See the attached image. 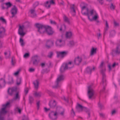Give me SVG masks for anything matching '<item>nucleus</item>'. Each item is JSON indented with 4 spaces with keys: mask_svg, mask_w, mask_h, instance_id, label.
I'll use <instances>...</instances> for the list:
<instances>
[{
    "mask_svg": "<svg viewBox=\"0 0 120 120\" xmlns=\"http://www.w3.org/2000/svg\"><path fill=\"white\" fill-rule=\"evenodd\" d=\"M35 26L38 29L37 31L40 34L46 32L49 36L52 35L54 32L51 26H45L38 23L35 24Z\"/></svg>",
    "mask_w": 120,
    "mask_h": 120,
    "instance_id": "obj_1",
    "label": "nucleus"
},
{
    "mask_svg": "<svg viewBox=\"0 0 120 120\" xmlns=\"http://www.w3.org/2000/svg\"><path fill=\"white\" fill-rule=\"evenodd\" d=\"M10 104L9 102H7L5 104L3 105L2 106L4 107L2 108L0 111V120H4V118L2 116L7 112V111L5 110L6 108L9 106Z\"/></svg>",
    "mask_w": 120,
    "mask_h": 120,
    "instance_id": "obj_2",
    "label": "nucleus"
},
{
    "mask_svg": "<svg viewBox=\"0 0 120 120\" xmlns=\"http://www.w3.org/2000/svg\"><path fill=\"white\" fill-rule=\"evenodd\" d=\"M116 50L113 49L112 50V52L110 53L113 57L116 54L120 53V40L117 41L116 43Z\"/></svg>",
    "mask_w": 120,
    "mask_h": 120,
    "instance_id": "obj_3",
    "label": "nucleus"
},
{
    "mask_svg": "<svg viewBox=\"0 0 120 120\" xmlns=\"http://www.w3.org/2000/svg\"><path fill=\"white\" fill-rule=\"evenodd\" d=\"M75 108L77 111L79 112L82 111V110H84L87 113L90 111L89 109L86 107L83 106L78 103H77V105L76 106Z\"/></svg>",
    "mask_w": 120,
    "mask_h": 120,
    "instance_id": "obj_4",
    "label": "nucleus"
},
{
    "mask_svg": "<svg viewBox=\"0 0 120 120\" xmlns=\"http://www.w3.org/2000/svg\"><path fill=\"white\" fill-rule=\"evenodd\" d=\"M74 65L73 64L71 67L67 66V64H65V63H64L62 64L60 68V71L61 73H63L66 70L72 68L74 67Z\"/></svg>",
    "mask_w": 120,
    "mask_h": 120,
    "instance_id": "obj_5",
    "label": "nucleus"
},
{
    "mask_svg": "<svg viewBox=\"0 0 120 120\" xmlns=\"http://www.w3.org/2000/svg\"><path fill=\"white\" fill-rule=\"evenodd\" d=\"M105 69L104 70L102 69L101 71V74L102 76V83L103 85V86H105L107 85L106 81V76L105 73Z\"/></svg>",
    "mask_w": 120,
    "mask_h": 120,
    "instance_id": "obj_6",
    "label": "nucleus"
},
{
    "mask_svg": "<svg viewBox=\"0 0 120 120\" xmlns=\"http://www.w3.org/2000/svg\"><path fill=\"white\" fill-rule=\"evenodd\" d=\"M65 77L64 75H59L56 79V85L53 86V88H56L58 86L59 82H60L63 81Z\"/></svg>",
    "mask_w": 120,
    "mask_h": 120,
    "instance_id": "obj_7",
    "label": "nucleus"
},
{
    "mask_svg": "<svg viewBox=\"0 0 120 120\" xmlns=\"http://www.w3.org/2000/svg\"><path fill=\"white\" fill-rule=\"evenodd\" d=\"M68 51H65L62 52H56V56L58 58L60 57L61 58H63L67 56L68 53Z\"/></svg>",
    "mask_w": 120,
    "mask_h": 120,
    "instance_id": "obj_8",
    "label": "nucleus"
},
{
    "mask_svg": "<svg viewBox=\"0 0 120 120\" xmlns=\"http://www.w3.org/2000/svg\"><path fill=\"white\" fill-rule=\"evenodd\" d=\"M91 86L90 85L88 88L87 94L89 99L91 98L94 94V91L93 89L91 88Z\"/></svg>",
    "mask_w": 120,
    "mask_h": 120,
    "instance_id": "obj_9",
    "label": "nucleus"
},
{
    "mask_svg": "<svg viewBox=\"0 0 120 120\" xmlns=\"http://www.w3.org/2000/svg\"><path fill=\"white\" fill-rule=\"evenodd\" d=\"M24 26L22 25V26L19 25V28L18 30V34L20 35L21 37H23L26 34V33L23 31Z\"/></svg>",
    "mask_w": 120,
    "mask_h": 120,
    "instance_id": "obj_10",
    "label": "nucleus"
},
{
    "mask_svg": "<svg viewBox=\"0 0 120 120\" xmlns=\"http://www.w3.org/2000/svg\"><path fill=\"white\" fill-rule=\"evenodd\" d=\"M54 45V42L50 40H47L46 43L45 45V47L48 49H50L51 47L53 46Z\"/></svg>",
    "mask_w": 120,
    "mask_h": 120,
    "instance_id": "obj_11",
    "label": "nucleus"
},
{
    "mask_svg": "<svg viewBox=\"0 0 120 120\" xmlns=\"http://www.w3.org/2000/svg\"><path fill=\"white\" fill-rule=\"evenodd\" d=\"M17 90V88L16 87H13L11 88H9L8 90V94L10 96H12L14 92H16Z\"/></svg>",
    "mask_w": 120,
    "mask_h": 120,
    "instance_id": "obj_12",
    "label": "nucleus"
},
{
    "mask_svg": "<svg viewBox=\"0 0 120 120\" xmlns=\"http://www.w3.org/2000/svg\"><path fill=\"white\" fill-rule=\"evenodd\" d=\"M82 60V58L81 57H80L79 56H78L75 58L74 60V62L75 65H79Z\"/></svg>",
    "mask_w": 120,
    "mask_h": 120,
    "instance_id": "obj_13",
    "label": "nucleus"
},
{
    "mask_svg": "<svg viewBox=\"0 0 120 120\" xmlns=\"http://www.w3.org/2000/svg\"><path fill=\"white\" fill-rule=\"evenodd\" d=\"M57 103L55 100H54L53 101L52 100H50L49 102V105L51 108L54 109L56 106Z\"/></svg>",
    "mask_w": 120,
    "mask_h": 120,
    "instance_id": "obj_14",
    "label": "nucleus"
},
{
    "mask_svg": "<svg viewBox=\"0 0 120 120\" xmlns=\"http://www.w3.org/2000/svg\"><path fill=\"white\" fill-rule=\"evenodd\" d=\"M6 30L3 27L0 28V38H2L6 35Z\"/></svg>",
    "mask_w": 120,
    "mask_h": 120,
    "instance_id": "obj_15",
    "label": "nucleus"
},
{
    "mask_svg": "<svg viewBox=\"0 0 120 120\" xmlns=\"http://www.w3.org/2000/svg\"><path fill=\"white\" fill-rule=\"evenodd\" d=\"M38 59V56L37 55H36L32 58V60L31 61L30 63H30L32 61L33 62V64L34 65H37L38 64V62L37 60Z\"/></svg>",
    "mask_w": 120,
    "mask_h": 120,
    "instance_id": "obj_16",
    "label": "nucleus"
},
{
    "mask_svg": "<svg viewBox=\"0 0 120 120\" xmlns=\"http://www.w3.org/2000/svg\"><path fill=\"white\" fill-rule=\"evenodd\" d=\"M95 70V67H94L92 69L90 68V67H87L86 68L85 72L86 73L91 74L92 71H94Z\"/></svg>",
    "mask_w": 120,
    "mask_h": 120,
    "instance_id": "obj_17",
    "label": "nucleus"
},
{
    "mask_svg": "<svg viewBox=\"0 0 120 120\" xmlns=\"http://www.w3.org/2000/svg\"><path fill=\"white\" fill-rule=\"evenodd\" d=\"M6 84V82L4 79L1 78L0 79V89H1L2 87L5 86Z\"/></svg>",
    "mask_w": 120,
    "mask_h": 120,
    "instance_id": "obj_18",
    "label": "nucleus"
},
{
    "mask_svg": "<svg viewBox=\"0 0 120 120\" xmlns=\"http://www.w3.org/2000/svg\"><path fill=\"white\" fill-rule=\"evenodd\" d=\"M86 13L85 12H84V13L82 14V15L87 16L88 19L90 21H92V19H90V18L89 8H86Z\"/></svg>",
    "mask_w": 120,
    "mask_h": 120,
    "instance_id": "obj_19",
    "label": "nucleus"
},
{
    "mask_svg": "<svg viewBox=\"0 0 120 120\" xmlns=\"http://www.w3.org/2000/svg\"><path fill=\"white\" fill-rule=\"evenodd\" d=\"M19 92L18 91L15 94V96L12 99V101L16 100L18 99L19 100L20 96L19 95Z\"/></svg>",
    "mask_w": 120,
    "mask_h": 120,
    "instance_id": "obj_20",
    "label": "nucleus"
},
{
    "mask_svg": "<svg viewBox=\"0 0 120 120\" xmlns=\"http://www.w3.org/2000/svg\"><path fill=\"white\" fill-rule=\"evenodd\" d=\"M72 35V33L71 31L67 32L65 34V36L67 38H70Z\"/></svg>",
    "mask_w": 120,
    "mask_h": 120,
    "instance_id": "obj_21",
    "label": "nucleus"
},
{
    "mask_svg": "<svg viewBox=\"0 0 120 120\" xmlns=\"http://www.w3.org/2000/svg\"><path fill=\"white\" fill-rule=\"evenodd\" d=\"M35 9L33 8V9H31L29 11L30 12L31 14L32 15L31 16V17L32 18H34L37 15L36 14L34 13L35 12Z\"/></svg>",
    "mask_w": 120,
    "mask_h": 120,
    "instance_id": "obj_22",
    "label": "nucleus"
},
{
    "mask_svg": "<svg viewBox=\"0 0 120 120\" xmlns=\"http://www.w3.org/2000/svg\"><path fill=\"white\" fill-rule=\"evenodd\" d=\"M97 48H94L93 47H92L90 51V55L92 56L94 55V54H96L97 53Z\"/></svg>",
    "mask_w": 120,
    "mask_h": 120,
    "instance_id": "obj_23",
    "label": "nucleus"
},
{
    "mask_svg": "<svg viewBox=\"0 0 120 120\" xmlns=\"http://www.w3.org/2000/svg\"><path fill=\"white\" fill-rule=\"evenodd\" d=\"M54 112V111H52L49 114V116L50 118L53 120L56 119L57 118V116H56L55 118L53 117V114Z\"/></svg>",
    "mask_w": 120,
    "mask_h": 120,
    "instance_id": "obj_24",
    "label": "nucleus"
},
{
    "mask_svg": "<svg viewBox=\"0 0 120 120\" xmlns=\"http://www.w3.org/2000/svg\"><path fill=\"white\" fill-rule=\"evenodd\" d=\"M109 37L110 38L112 37H114L116 34V32L114 30H112L109 32Z\"/></svg>",
    "mask_w": 120,
    "mask_h": 120,
    "instance_id": "obj_25",
    "label": "nucleus"
},
{
    "mask_svg": "<svg viewBox=\"0 0 120 120\" xmlns=\"http://www.w3.org/2000/svg\"><path fill=\"white\" fill-rule=\"evenodd\" d=\"M11 65L13 66L15 65V64L16 63V61L15 60L14 56H13L11 58Z\"/></svg>",
    "mask_w": 120,
    "mask_h": 120,
    "instance_id": "obj_26",
    "label": "nucleus"
},
{
    "mask_svg": "<svg viewBox=\"0 0 120 120\" xmlns=\"http://www.w3.org/2000/svg\"><path fill=\"white\" fill-rule=\"evenodd\" d=\"M17 7H16L15 5L14 6V8H12L11 10V12H13L14 13H15L16 11V14L17 13Z\"/></svg>",
    "mask_w": 120,
    "mask_h": 120,
    "instance_id": "obj_27",
    "label": "nucleus"
},
{
    "mask_svg": "<svg viewBox=\"0 0 120 120\" xmlns=\"http://www.w3.org/2000/svg\"><path fill=\"white\" fill-rule=\"evenodd\" d=\"M29 103L31 105L33 102L34 99L31 96H29Z\"/></svg>",
    "mask_w": 120,
    "mask_h": 120,
    "instance_id": "obj_28",
    "label": "nucleus"
},
{
    "mask_svg": "<svg viewBox=\"0 0 120 120\" xmlns=\"http://www.w3.org/2000/svg\"><path fill=\"white\" fill-rule=\"evenodd\" d=\"M35 82L36 83H35L34 82L33 83L34 86V87L35 88V89H37L38 88L39 82L38 80H36Z\"/></svg>",
    "mask_w": 120,
    "mask_h": 120,
    "instance_id": "obj_29",
    "label": "nucleus"
},
{
    "mask_svg": "<svg viewBox=\"0 0 120 120\" xmlns=\"http://www.w3.org/2000/svg\"><path fill=\"white\" fill-rule=\"evenodd\" d=\"M4 4L7 6V7L6 8V9H8L12 5V4L10 2H8L5 3L3 4Z\"/></svg>",
    "mask_w": 120,
    "mask_h": 120,
    "instance_id": "obj_30",
    "label": "nucleus"
},
{
    "mask_svg": "<svg viewBox=\"0 0 120 120\" xmlns=\"http://www.w3.org/2000/svg\"><path fill=\"white\" fill-rule=\"evenodd\" d=\"M22 78H17L16 80V84L17 85H19L21 83V82Z\"/></svg>",
    "mask_w": 120,
    "mask_h": 120,
    "instance_id": "obj_31",
    "label": "nucleus"
},
{
    "mask_svg": "<svg viewBox=\"0 0 120 120\" xmlns=\"http://www.w3.org/2000/svg\"><path fill=\"white\" fill-rule=\"evenodd\" d=\"M95 15L93 17L92 19L96 21L99 18V16L98 14L95 11Z\"/></svg>",
    "mask_w": 120,
    "mask_h": 120,
    "instance_id": "obj_32",
    "label": "nucleus"
},
{
    "mask_svg": "<svg viewBox=\"0 0 120 120\" xmlns=\"http://www.w3.org/2000/svg\"><path fill=\"white\" fill-rule=\"evenodd\" d=\"M9 80H10L11 81H9L8 82V84H11L14 83V81L12 77H9L8 79Z\"/></svg>",
    "mask_w": 120,
    "mask_h": 120,
    "instance_id": "obj_33",
    "label": "nucleus"
},
{
    "mask_svg": "<svg viewBox=\"0 0 120 120\" xmlns=\"http://www.w3.org/2000/svg\"><path fill=\"white\" fill-rule=\"evenodd\" d=\"M104 64V62L103 61H102L101 62V64L98 67V68H101V69L100 71L101 72V71L102 69H103V70L105 69V71H106V69L105 68L104 69H103V64Z\"/></svg>",
    "mask_w": 120,
    "mask_h": 120,
    "instance_id": "obj_34",
    "label": "nucleus"
},
{
    "mask_svg": "<svg viewBox=\"0 0 120 120\" xmlns=\"http://www.w3.org/2000/svg\"><path fill=\"white\" fill-rule=\"evenodd\" d=\"M50 71V70L49 69H48L47 68H45V69H43L42 71V73L43 74L44 73H48Z\"/></svg>",
    "mask_w": 120,
    "mask_h": 120,
    "instance_id": "obj_35",
    "label": "nucleus"
},
{
    "mask_svg": "<svg viewBox=\"0 0 120 120\" xmlns=\"http://www.w3.org/2000/svg\"><path fill=\"white\" fill-rule=\"evenodd\" d=\"M62 109L61 107L59 106H57L56 111L57 112L59 113Z\"/></svg>",
    "mask_w": 120,
    "mask_h": 120,
    "instance_id": "obj_36",
    "label": "nucleus"
},
{
    "mask_svg": "<svg viewBox=\"0 0 120 120\" xmlns=\"http://www.w3.org/2000/svg\"><path fill=\"white\" fill-rule=\"evenodd\" d=\"M19 42L20 43L21 45L22 46H23L25 45L23 39L21 38H20L19 39Z\"/></svg>",
    "mask_w": 120,
    "mask_h": 120,
    "instance_id": "obj_37",
    "label": "nucleus"
},
{
    "mask_svg": "<svg viewBox=\"0 0 120 120\" xmlns=\"http://www.w3.org/2000/svg\"><path fill=\"white\" fill-rule=\"evenodd\" d=\"M105 26V27L104 29V31L105 33L106 32V31H107L108 30V29L109 28L108 24L107 22V21H106Z\"/></svg>",
    "mask_w": 120,
    "mask_h": 120,
    "instance_id": "obj_38",
    "label": "nucleus"
},
{
    "mask_svg": "<svg viewBox=\"0 0 120 120\" xmlns=\"http://www.w3.org/2000/svg\"><path fill=\"white\" fill-rule=\"evenodd\" d=\"M64 21L67 22L69 24H70V22L68 18L66 16H65L64 18Z\"/></svg>",
    "mask_w": 120,
    "mask_h": 120,
    "instance_id": "obj_39",
    "label": "nucleus"
},
{
    "mask_svg": "<svg viewBox=\"0 0 120 120\" xmlns=\"http://www.w3.org/2000/svg\"><path fill=\"white\" fill-rule=\"evenodd\" d=\"M75 6V4H73L72 5V6H71L70 9L71 11H73L74 13H75L76 11L74 8Z\"/></svg>",
    "mask_w": 120,
    "mask_h": 120,
    "instance_id": "obj_40",
    "label": "nucleus"
},
{
    "mask_svg": "<svg viewBox=\"0 0 120 120\" xmlns=\"http://www.w3.org/2000/svg\"><path fill=\"white\" fill-rule=\"evenodd\" d=\"M0 20L3 23L6 24L7 23V22L6 20L3 17H0Z\"/></svg>",
    "mask_w": 120,
    "mask_h": 120,
    "instance_id": "obj_41",
    "label": "nucleus"
},
{
    "mask_svg": "<svg viewBox=\"0 0 120 120\" xmlns=\"http://www.w3.org/2000/svg\"><path fill=\"white\" fill-rule=\"evenodd\" d=\"M41 92H39V93H37V92H35L34 94L35 96L36 97H40L41 96Z\"/></svg>",
    "mask_w": 120,
    "mask_h": 120,
    "instance_id": "obj_42",
    "label": "nucleus"
},
{
    "mask_svg": "<svg viewBox=\"0 0 120 120\" xmlns=\"http://www.w3.org/2000/svg\"><path fill=\"white\" fill-rule=\"evenodd\" d=\"M53 52L52 51H50L48 53L47 56L49 58H51L53 55Z\"/></svg>",
    "mask_w": 120,
    "mask_h": 120,
    "instance_id": "obj_43",
    "label": "nucleus"
},
{
    "mask_svg": "<svg viewBox=\"0 0 120 120\" xmlns=\"http://www.w3.org/2000/svg\"><path fill=\"white\" fill-rule=\"evenodd\" d=\"M39 3L38 1H36L33 4V7L35 9L36 7L38 6Z\"/></svg>",
    "mask_w": 120,
    "mask_h": 120,
    "instance_id": "obj_44",
    "label": "nucleus"
},
{
    "mask_svg": "<svg viewBox=\"0 0 120 120\" xmlns=\"http://www.w3.org/2000/svg\"><path fill=\"white\" fill-rule=\"evenodd\" d=\"M98 107L100 108L101 110L104 109V105H103L101 104L100 103V102L98 103Z\"/></svg>",
    "mask_w": 120,
    "mask_h": 120,
    "instance_id": "obj_45",
    "label": "nucleus"
},
{
    "mask_svg": "<svg viewBox=\"0 0 120 120\" xmlns=\"http://www.w3.org/2000/svg\"><path fill=\"white\" fill-rule=\"evenodd\" d=\"M46 92L50 95H54L53 93L51 90H47L46 91Z\"/></svg>",
    "mask_w": 120,
    "mask_h": 120,
    "instance_id": "obj_46",
    "label": "nucleus"
},
{
    "mask_svg": "<svg viewBox=\"0 0 120 120\" xmlns=\"http://www.w3.org/2000/svg\"><path fill=\"white\" fill-rule=\"evenodd\" d=\"M9 52V56H6L7 54V52H4V55L6 56L5 58L6 59H7L10 58V56H11V52L10 50L8 51Z\"/></svg>",
    "mask_w": 120,
    "mask_h": 120,
    "instance_id": "obj_47",
    "label": "nucleus"
},
{
    "mask_svg": "<svg viewBox=\"0 0 120 120\" xmlns=\"http://www.w3.org/2000/svg\"><path fill=\"white\" fill-rule=\"evenodd\" d=\"M49 3V1H47L46 3L44 5V6H45V7L46 8H50V5L49 4L48 5V6H47V4H48Z\"/></svg>",
    "mask_w": 120,
    "mask_h": 120,
    "instance_id": "obj_48",
    "label": "nucleus"
},
{
    "mask_svg": "<svg viewBox=\"0 0 120 120\" xmlns=\"http://www.w3.org/2000/svg\"><path fill=\"white\" fill-rule=\"evenodd\" d=\"M105 86H103V88L100 90V93H105Z\"/></svg>",
    "mask_w": 120,
    "mask_h": 120,
    "instance_id": "obj_49",
    "label": "nucleus"
},
{
    "mask_svg": "<svg viewBox=\"0 0 120 120\" xmlns=\"http://www.w3.org/2000/svg\"><path fill=\"white\" fill-rule=\"evenodd\" d=\"M80 6L81 8V13L82 15V14L84 13V12H82L84 10V9L86 8V9L87 8L85 6H84L82 7L81 5H80Z\"/></svg>",
    "mask_w": 120,
    "mask_h": 120,
    "instance_id": "obj_50",
    "label": "nucleus"
},
{
    "mask_svg": "<svg viewBox=\"0 0 120 120\" xmlns=\"http://www.w3.org/2000/svg\"><path fill=\"white\" fill-rule=\"evenodd\" d=\"M30 56V54L28 53H26L24 55L23 57L24 58H27L29 57Z\"/></svg>",
    "mask_w": 120,
    "mask_h": 120,
    "instance_id": "obj_51",
    "label": "nucleus"
},
{
    "mask_svg": "<svg viewBox=\"0 0 120 120\" xmlns=\"http://www.w3.org/2000/svg\"><path fill=\"white\" fill-rule=\"evenodd\" d=\"M64 26V30H65L66 28V25L65 24H64L63 25H61L60 26V29L59 30L60 31H61L62 30V26Z\"/></svg>",
    "mask_w": 120,
    "mask_h": 120,
    "instance_id": "obj_52",
    "label": "nucleus"
},
{
    "mask_svg": "<svg viewBox=\"0 0 120 120\" xmlns=\"http://www.w3.org/2000/svg\"><path fill=\"white\" fill-rule=\"evenodd\" d=\"M69 43L70 44V47H71L74 45V43L73 41H69Z\"/></svg>",
    "mask_w": 120,
    "mask_h": 120,
    "instance_id": "obj_53",
    "label": "nucleus"
},
{
    "mask_svg": "<svg viewBox=\"0 0 120 120\" xmlns=\"http://www.w3.org/2000/svg\"><path fill=\"white\" fill-rule=\"evenodd\" d=\"M20 71V69H19L17 71L15 72L14 73V75L15 76H17L19 74Z\"/></svg>",
    "mask_w": 120,
    "mask_h": 120,
    "instance_id": "obj_54",
    "label": "nucleus"
},
{
    "mask_svg": "<svg viewBox=\"0 0 120 120\" xmlns=\"http://www.w3.org/2000/svg\"><path fill=\"white\" fill-rule=\"evenodd\" d=\"M50 23L51 24H54L55 25H56L57 24V23L56 22L54 21H53L51 19L50 20Z\"/></svg>",
    "mask_w": 120,
    "mask_h": 120,
    "instance_id": "obj_55",
    "label": "nucleus"
},
{
    "mask_svg": "<svg viewBox=\"0 0 120 120\" xmlns=\"http://www.w3.org/2000/svg\"><path fill=\"white\" fill-rule=\"evenodd\" d=\"M95 12V11H94V10L92 9L90 10L89 11V13L90 14V15H93V14L94 12Z\"/></svg>",
    "mask_w": 120,
    "mask_h": 120,
    "instance_id": "obj_56",
    "label": "nucleus"
},
{
    "mask_svg": "<svg viewBox=\"0 0 120 120\" xmlns=\"http://www.w3.org/2000/svg\"><path fill=\"white\" fill-rule=\"evenodd\" d=\"M40 103V101H38L37 103V109L38 110L39 108V104Z\"/></svg>",
    "mask_w": 120,
    "mask_h": 120,
    "instance_id": "obj_57",
    "label": "nucleus"
},
{
    "mask_svg": "<svg viewBox=\"0 0 120 120\" xmlns=\"http://www.w3.org/2000/svg\"><path fill=\"white\" fill-rule=\"evenodd\" d=\"M65 64H67V66H69L68 65H72V66L73 64H73H72V63L71 61H70L69 62H68V63H65Z\"/></svg>",
    "mask_w": 120,
    "mask_h": 120,
    "instance_id": "obj_58",
    "label": "nucleus"
},
{
    "mask_svg": "<svg viewBox=\"0 0 120 120\" xmlns=\"http://www.w3.org/2000/svg\"><path fill=\"white\" fill-rule=\"evenodd\" d=\"M16 109V110L18 111V112L19 113H20L21 112V110L18 107H17Z\"/></svg>",
    "mask_w": 120,
    "mask_h": 120,
    "instance_id": "obj_59",
    "label": "nucleus"
},
{
    "mask_svg": "<svg viewBox=\"0 0 120 120\" xmlns=\"http://www.w3.org/2000/svg\"><path fill=\"white\" fill-rule=\"evenodd\" d=\"M97 1H98L99 3L101 4V5L103 4L104 3L103 0H97Z\"/></svg>",
    "mask_w": 120,
    "mask_h": 120,
    "instance_id": "obj_60",
    "label": "nucleus"
},
{
    "mask_svg": "<svg viewBox=\"0 0 120 120\" xmlns=\"http://www.w3.org/2000/svg\"><path fill=\"white\" fill-rule=\"evenodd\" d=\"M28 91V88H26L24 90V92L25 93L26 95L27 94Z\"/></svg>",
    "mask_w": 120,
    "mask_h": 120,
    "instance_id": "obj_61",
    "label": "nucleus"
},
{
    "mask_svg": "<svg viewBox=\"0 0 120 120\" xmlns=\"http://www.w3.org/2000/svg\"><path fill=\"white\" fill-rule=\"evenodd\" d=\"M35 69L32 68H30L29 69V71L30 72H33L34 71Z\"/></svg>",
    "mask_w": 120,
    "mask_h": 120,
    "instance_id": "obj_62",
    "label": "nucleus"
},
{
    "mask_svg": "<svg viewBox=\"0 0 120 120\" xmlns=\"http://www.w3.org/2000/svg\"><path fill=\"white\" fill-rule=\"evenodd\" d=\"M99 114L100 116L102 117L103 118L105 116V114L102 113H100Z\"/></svg>",
    "mask_w": 120,
    "mask_h": 120,
    "instance_id": "obj_63",
    "label": "nucleus"
},
{
    "mask_svg": "<svg viewBox=\"0 0 120 120\" xmlns=\"http://www.w3.org/2000/svg\"><path fill=\"white\" fill-rule=\"evenodd\" d=\"M110 8L111 9H112L113 10H114V7L112 3L111 4Z\"/></svg>",
    "mask_w": 120,
    "mask_h": 120,
    "instance_id": "obj_64",
    "label": "nucleus"
}]
</instances>
